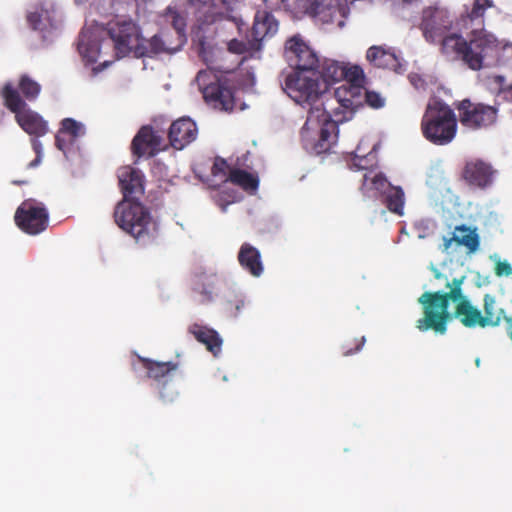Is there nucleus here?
<instances>
[{
	"label": "nucleus",
	"instance_id": "nucleus-2",
	"mask_svg": "<svg viewBox=\"0 0 512 512\" xmlns=\"http://www.w3.org/2000/svg\"><path fill=\"white\" fill-rule=\"evenodd\" d=\"M465 277L454 278L446 282L444 291H426L419 298L423 316L416 321V328L421 332L429 330L443 335L447 332L448 323L457 318L467 328L479 326L485 328V320L481 311L476 308L464 294L462 285Z\"/></svg>",
	"mask_w": 512,
	"mask_h": 512
},
{
	"label": "nucleus",
	"instance_id": "nucleus-7",
	"mask_svg": "<svg viewBox=\"0 0 512 512\" xmlns=\"http://www.w3.org/2000/svg\"><path fill=\"white\" fill-rule=\"evenodd\" d=\"M362 86L343 84L333 92L328 90L322 95L321 108L336 115L337 120H349L355 109L361 104Z\"/></svg>",
	"mask_w": 512,
	"mask_h": 512
},
{
	"label": "nucleus",
	"instance_id": "nucleus-34",
	"mask_svg": "<svg viewBox=\"0 0 512 512\" xmlns=\"http://www.w3.org/2000/svg\"><path fill=\"white\" fill-rule=\"evenodd\" d=\"M389 185L382 173L369 170L363 176V188L385 192L386 186L389 187Z\"/></svg>",
	"mask_w": 512,
	"mask_h": 512
},
{
	"label": "nucleus",
	"instance_id": "nucleus-27",
	"mask_svg": "<svg viewBox=\"0 0 512 512\" xmlns=\"http://www.w3.org/2000/svg\"><path fill=\"white\" fill-rule=\"evenodd\" d=\"M453 235L457 237L456 245L466 248L468 254H474L480 246V236L476 227L465 224L455 226Z\"/></svg>",
	"mask_w": 512,
	"mask_h": 512
},
{
	"label": "nucleus",
	"instance_id": "nucleus-53",
	"mask_svg": "<svg viewBox=\"0 0 512 512\" xmlns=\"http://www.w3.org/2000/svg\"><path fill=\"white\" fill-rule=\"evenodd\" d=\"M434 276H435V278H436V279H445L447 282H449V281L447 280V277H446L443 273H441L440 271H438V270H435V271H434Z\"/></svg>",
	"mask_w": 512,
	"mask_h": 512
},
{
	"label": "nucleus",
	"instance_id": "nucleus-44",
	"mask_svg": "<svg viewBox=\"0 0 512 512\" xmlns=\"http://www.w3.org/2000/svg\"><path fill=\"white\" fill-rule=\"evenodd\" d=\"M495 274L497 276H509L512 274V267L511 265L506 261H499L496 263L495 266Z\"/></svg>",
	"mask_w": 512,
	"mask_h": 512
},
{
	"label": "nucleus",
	"instance_id": "nucleus-52",
	"mask_svg": "<svg viewBox=\"0 0 512 512\" xmlns=\"http://www.w3.org/2000/svg\"><path fill=\"white\" fill-rule=\"evenodd\" d=\"M42 160V155H36V158L29 163V167H36Z\"/></svg>",
	"mask_w": 512,
	"mask_h": 512
},
{
	"label": "nucleus",
	"instance_id": "nucleus-39",
	"mask_svg": "<svg viewBox=\"0 0 512 512\" xmlns=\"http://www.w3.org/2000/svg\"><path fill=\"white\" fill-rule=\"evenodd\" d=\"M365 337L362 336L361 338L359 339H353V340H348L345 342V344L343 345V355L344 356H350L358 351L361 350V348L363 347V345L365 344Z\"/></svg>",
	"mask_w": 512,
	"mask_h": 512
},
{
	"label": "nucleus",
	"instance_id": "nucleus-35",
	"mask_svg": "<svg viewBox=\"0 0 512 512\" xmlns=\"http://www.w3.org/2000/svg\"><path fill=\"white\" fill-rule=\"evenodd\" d=\"M59 130L74 141L85 133L83 124L73 118H64Z\"/></svg>",
	"mask_w": 512,
	"mask_h": 512
},
{
	"label": "nucleus",
	"instance_id": "nucleus-37",
	"mask_svg": "<svg viewBox=\"0 0 512 512\" xmlns=\"http://www.w3.org/2000/svg\"><path fill=\"white\" fill-rule=\"evenodd\" d=\"M299 5L310 15L318 16L322 14L327 5L326 0H298Z\"/></svg>",
	"mask_w": 512,
	"mask_h": 512
},
{
	"label": "nucleus",
	"instance_id": "nucleus-43",
	"mask_svg": "<svg viewBox=\"0 0 512 512\" xmlns=\"http://www.w3.org/2000/svg\"><path fill=\"white\" fill-rule=\"evenodd\" d=\"M203 296V302H210L213 299L214 286L212 283L202 284L200 287L195 289Z\"/></svg>",
	"mask_w": 512,
	"mask_h": 512
},
{
	"label": "nucleus",
	"instance_id": "nucleus-36",
	"mask_svg": "<svg viewBox=\"0 0 512 512\" xmlns=\"http://www.w3.org/2000/svg\"><path fill=\"white\" fill-rule=\"evenodd\" d=\"M344 72L345 77L342 80L346 81L347 85H360L362 86V82L364 79L363 70L357 66L344 63Z\"/></svg>",
	"mask_w": 512,
	"mask_h": 512
},
{
	"label": "nucleus",
	"instance_id": "nucleus-8",
	"mask_svg": "<svg viewBox=\"0 0 512 512\" xmlns=\"http://www.w3.org/2000/svg\"><path fill=\"white\" fill-rule=\"evenodd\" d=\"M196 83L208 104L223 111L233 110L235 106L233 91L219 81L212 71H199L196 76Z\"/></svg>",
	"mask_w": 512,
	"mask_h": 512
},
{
	"label": "nucleus",
	"instance_id": "nucleus-46",
	"mask_svg": "<svg viewBox=\"0 0 512 512\" xmlns=\"http://www.w3.org/2000/svg\"><path fill=\"white\" fill-rule=\"evenodd\" d=\"M228 168V164L224 159H216L212 167V174L214 176L217 175H226V169Z\"/></svg>",
	"mask_w": 512,
	"mask_h": 512
},
{
	"label": "nucleus",
	"instance_id": "nucleus-26",
	"mask_svg": "<svg viewBox=\"0 0 512 512\" xmlns=\"http://www.w3.org/2000/svg\"><path fill=\"white\" fill-rule=\"evenodd\" d=\"M344 62H339L332 59H325L320 62V68L317 69V77L321 81L325 91L329 82H339L345 77Z\"/></svg>",
	"mask_w": 512,
	"mask_h": 512
},
{
	"label": "nucleus",
	"instance_id": "nucleus-22",
	"mask_svg": "<svg viewBox=\"0 0 512 512\" xmlns=\"http://www.w3.org/2000/svg\"><path fill=\"white\" fill-rule=\"evenodd\" d=\"M278 30V22L271 13L258 11L251 29V41L259 44L266 37L273 36Z\"/></svg>",
	"mask_w": 512,
	"mask_h": 512
},
{
	"label": "nucleus",
	"instance_id": "nucleus-10",
	"mask_svg": "<svg viewBox=\"0 0 512 512\" xmlns=\"http://www.w3.org/2000/svg\"><path fill=\"white\" fill-rule=\"evenodd\" d=\"M284 56L294 73L317 75L319 57L301 38L294 36L286 41Z\"/></svg>",
	"mask_w": 512,
	"mask_h": 512
},
{
	"label": "nucleus",
	"instance_id": "nucleus-41",
	"mask_svg": "<svg viewBox=\"0 0 512 512\" xmlns=\"http://www.w3.org/2000/svg\"><path fill=\"white\" fill-rule=\"evenodd\" d=\"M365 101L370 107L375 109L383 107L385 103L384 98H382L379 93L374 91H366Z\"/></svg>",
	"mask_w": 512,
	"mask_h": 512
},
{
	"label": "nucleus",
	"instance_id": "nucleus-1",
	"mask_svg": "<svg viewBox=\"0 0 512 512\" xmlns=\"http://www.w3.org/2000/svg\"><path fill=\"white\" fill-rule=\"evenodd\" d=\"M492 7L493 0H474L471 6H464L456 26L466 33V38L461 33H451L454 23L451 13L437 5L423 9L420 29L426 41L440 44V52L447 59L461 61L478 71L488 58H494L501 50L496 36L485 29V13Z\"/></svg>",
	"mask_w": 512,
	"mask_h": 512
},
{
	"label": "nucleus",
	"instance_id": "nucleus-42",
	"mask_svg": "<svg viewBox=\"0 0 512 512\" xmlns=\"http://www.w3.org/2000/svg\"><path fill=\"white\" fill-rule=\"evenodd\" d=\"M42 15L43 11H34L28 14L27 20L34 30H44V25L42 24Z\"/></svg>",
	"mask_w": 512,
	"mask_h": 512
},
{
	"label": "nucleus",
	"instance_id": "nucleus-48",
	"mask_svg": "<svg viewBox=\"0 0 512 512\" xmlns=\"http://www.w3.org/2000/svg\"><path fill=\"white\" fill-rule=\"evenodd\" d=\"M229 49L236 53H243L246 50V46L241 42L233 40L229 43Z\"/></svg>",
	"mask_w": 512,
	"mask_h": 512
},
{
	"label": "nucleus",
	"instance_id": "nucleus-16",
	"mask_svg": "<svg viewBox=\"0 0 512 512\" xmlns=\"http://www.w3.org/2000/svg\"><path fill=\"white\" fill-rule=\"evenodd\" d=\"M345 120H337L336 115L326 112L323 108L318 109L314 107L310 113L307 114V120L303 126L304 129H309L310 126L319 125V141L324 146L326 143L330 145L333 138L337 137L338 123H342Z\"/></svg>",
	"mask_w": 512,
	"mask_h": 512
},
{
	"label": "nucleus",
	"instance_id": "nucleus-23",
	"mask_svg": "<svg viewBox=\"0 0 512 512\" xmlns=\"http://www.w3.org/2000/svg\"><path fill=\"white\" fill-rule=\"evenodd\" d=\"M366 59L375 67L396 70L399 59L394 51L382 46H372L368 49Z\"/></svg>",
	"mask_w": 512,
	"mask_h": 512
},
{
	"label": "nucleus",
	"instance_id": "nucleus-31",
	"mask_svg": "<svg viewBox=\"0 0 512 512\" xmlns=\"http://www.w3.org/2000/svg\"><path fill=\"white\" fill-rule=\"evenodd\" d=\"M404 202L405 199L402 188L389 185L388 190L385 191V203L389 211L402 215Z\"/></svg>",
	"mask_w": 512,
	"mask_h": 512
},
{
	"label": "nucleus",
	"instance_id": "nucleus-29",
	"mask_svg": "<svg viewBox=\"0 0 512 512\" xmlns=\"http://www.w3.org/2000/svg\"><path fill=\"white\" fill-rule=\"evenodd\" d=\"M225 181H229L247 192H255L259 186V179L256 175L238 168L230 169Z\"/></svg>",
	"mask_w": 512,
	"mask_h": 512
},
{
	"label": "nucleus",
	"instance_id": "nucleus-9",
	"mask_svg": "<svg viewBox=\"0 0 512 512\" xmlns=\"http://www.w3.org/2000/svg\"><path fill=\"white\" fill-rule=\"evenodd\" d=\"M140 27L132 20L111 21L107 25V33L114 44L117 59L130 54L135 55L139 43Z\"/></svg>",
	"mask_w": 512,
	"mask_h": 512
},
{
	"label": "nucleus",
	"instance_id": "nucleus-14",
	"mask_svg": "<svg viewBox=\"0 0 512 512\" xmlns=\"http://www.w3.org/2000/svg\"><path fill=\"white\" fill-rule=\"evenodd\" d=\"M236 0H189L195 8L197 20L205 25L230 19L232 4Z\"/></svg>",
	"mask_w": 512,
	"mask_h": 512
},
{
	"label": "nucleus",
	"instance_id": "nucleus-49",
	"mask_svg": "<svg viewBox=\"0 0 512 512\" xmlns=\"http://www.w3.org/2000/svg\"><path fill=\"white\" fill-rule=\"evenodd\" d=\"M32 148L36 155H42L43 147L42 143L38 139L32 140Z\"/></svg>",
	"mask_w": 512,
	"mask_h": 512
},
{
	"label": "nucleus",
	"instance_id": "nucleus-51",
	"mask_svg": "<svg viewBox=\"0 0 512 512\" xmlns=\"http://www.w3.org/2000/svg\"><path fill=\"white\" fill-rule=\"evenodd\" d=\"M505 322L507 323V334L509 338L512 340V317L508 316Z\"/></svg>",
	"mask_w": 512,
	"mask_h": 512
},
{
	"label": "nucleus",
	"instance_id": "nucleus-50",
	"mask_svg": "<svg viewBox=\"0 0 512 512\" xmlns=\"http://www.w3.org/2000/svg\"><path fill=\"white\" fill-rule=\"evenodd\" d=\"M111 64L110 61H104L103 63H101L100 65L98 66H94L92 68V74L93 75H97L98 73H100L101 71H103L106 67H108L109 65Z\"/></svg>",
	"mask_w": 512,
	"mask_h": 512
},
{
	"label": "nucleus",
	"instance_id": "nucleus-24",
	"mask_svg": "<svg viewBox=\"0 0 512 512\" xmlns=\"http://www.w3.org/2000/svg\"><path fill=\"white\" fill-rule=\"evenodd\" d=\"M189 332L213 355L216 356L221 351L222 339L215 330L195 323L189 327Z\"/></svg>",
	"mask_w": 512,
	"mask_h": 512
},
{
	"label": "nucleus",
	"instance_id": "nucleus-25",
	"mask_svg": "<svg viewBox=\"0 0 512 512\" xmlns=\"http://www.w3.org/2000/svg\"><path fill=\"white\" fill-rule=\"evenodd\" d=\"M163 17L175 30L176 39L174 43L181 49L187 42L186 16L179 12L176 7L168 6L164 11Z\"/></svg>",
	"mask_w": 512,
	"mask_h": 512
},
{
	"label": "nucleus",
	"instance_id": "nucleus-4",
	"mask_svg": "<svg viewBox=\"0 0 512 512\" xmlns=\"http://www.w3.org/2000/svg\"><path fill=\"white\" fill-rule=\"evenodd\" d=\"M115 223L125 232L137 240L149 236L154 231L156 224L140 200H122L114 210Z\"/></svg>",
	"mask_w": 512,
	"mask_h": 512
},
{
	"label": "nucleus",
	"instance_id": "nucleus-40",
	"mask_svg": "<svg viewBox=\"0 0 512 512\" xmlns=\"http://www.w3.org/2000/svg\"><path fill=\"white\" fill-rule=\"evenodd\" d=\"M74 143V140H71L70 137H68L64 133H61V131L58 130L57 134L55 135V146L60 151L66 153L73 146Z\"/></svg>",
	"mask_w": 512,
	"mask_h": 512
},
{
	"label": "nucleus",
	"instance_id": "nucleus-13",
	"mask_svg": "<svg viewBox=\"0 0 512 512\" xmlns=\"http://www.w3.org/2000/svg\"><path fill=\"white\" fill-rule=\"evenodd\" d=\"M15 223L25 233L37 235L48 226L47 210L31 201L23 202L15 212Z\"/></svg>",
	"mask_w": 512,
	"mask_h": 512
},
{
	"label": "nucleus",
	"instance_id": "nucleus-28",
	"mask_svg": "<svg viewBox=\"0 0 512 512\" xmlns=\"http://www.w3.org/2000/svg\"><path fill=\"white\" fill-rule=\"evenodd\" d=\"M496 298L494 295L485 294L483 297V310L484 315L482 319L485 320V327L499 326L502 320L506 321L508 317L503 308H497Z\"/></svg>",
	"mask_w": 512,
	"mask_h": 512
},
{
	"label": "nucleus",
	"instance_id": "nucleus-11",
	"mask_svg": "<svg viewBox=\"0 0 512 512\" xmlns=\"http://www.w3.org/2000/svg\"><path fill=\"white\" fill-rule=\"evenodd\" d=\"M460 123L470 129H481L496 122L497 109L482 103H473L464 99L456 105Z\"/></svg>",
	"mask_w": 512,
	"mask_h": 512
},
{
	"label": "nucleus",
	"instance_id": "nucleus-5",
	"mask_svg": "<svg viewBox=\"0 0 512 512\" xmlns=\"http://www.w3.org/2000/svg\"><path fill=\"white\" fill-rule=\"evenodd\" d=\"M1 96L4 106L15 114L16 122L27 134L41 137L48 132L47 122L27 106L12 83L8 82L3 86Z\"/></svg>",
	"mask_w": 512,
	"mask_h": 512
},
{
	"label": "nucleus",
	"instance_id": "nucleus-32",
	"mask_svg": "<svg viewBox=\"0 0 512 512\" xmlns=\"http://www.w3.org/2000/svg\"><path fill=\"white\" fill-rule=\"evenodd\" d=\"M18 88L28 101H34L41 92V85L26 74L20 76Z\"/></svg>",
	"mask_w": 512,
	"mask_h": 512
},
{
	"label": "nucleus",
	"instance_id": "nucleus-20",
	"mask_svg": "<svg viewBox=\"0 0 512 512\" xmlns=\"http://www.w3.org/2000/svg\"><path fill=\"white\" fill-rule=\"evenodd\" d=\"M167 35H154L145 39L140 33L139 43L136 46L135 57H153L162 53L172 54L180 50L175 43L168 42Z\"/></svg>",
	"mask_w": 512,
	"mask_h": 512
},
{
	"label": "nucleus",
	"instance_id": "nucleus-6",
	"mask_svg": "<svg viewBox=\"0 0 512 512\" xmlns=\"http://www.w3.org/2000/svg\"><path fill=\"white\" fill-rule=\"evenodd\" d=\"M285 89L291 99L302 107L307 108V114L314 107L321 109L322 95L325 93V88H323L317 75L290 74L285 80Z\"/></svg>",
	"mask_w": 512,
	"mask_h": 512
},
{
	"label": "nucleus",
	"instance_id": "nucleus-12",
	"mask_svg": "<svg viewBox=\"0 0 512 512\" xmlns=\"http://www.w3.org/2000/svg\"><path fill=\"white\" fill-rule=\"evenodd\" d=\"M497 175L498 171L492 163L480 158L466 161L461 172V178L466 185L479 190L490 188L494 184Z\"/></svg>",
	"mask_w": 512,
	"mask_h": 512
},
{
	"label": "nucleus",
	"instance_id": "nucleus-3",
	"mask_svg": "<svg viewBox=\"0 0 512 512\" xmlns=\"http://www.w3.org/2000/svg\"><path fill=\"white\" fill-rule=\"evenodd\" d=\"M457 117L454 110L442 100L428 103L421 121L423 136L432 144L447 145L457 133Z\"/></svg>",
	"mask_w": 512,
	"mask_h": 512
},
{
	"label": "nucleus",
	"instance_id": "nucleus-38",
	"mask_svg": "<svg viewBox=\"0 0 512 512\" xmlns=\"http://www.w3.org/2000/svg\"><path fill=\"white\" fill-rule=\"evenodd\" d=\"M491 79L497 85L499 95H502L505 100L512 102V83L505 86V78L501 75L492 76Z\"/></svg>",
	"mask_w": 512,
	"mask_h": 512
},
{
	"label": "nucleus",
	"instance_id": "nucleus-21",
	"mask_svg": "<svg viewBox=\"0 0 512 512\" xmlns=\"http://www.w3.org/2000/svg\"><path fill=\"white\" fill-rule=\"evenodd\" d=\"M240 266L254 277H260L264 265L260 251L250 243H243L237 255Z\"/></svg>",
	"mask_w": 512,
	"mask_h": 512
},
{
	"label": "nucleus",
	"instance_id": "nucleus-17",
	"mask_svg": "<svg viewBox=\"0 0 512 512\" xmlns=\"http://www.w3.org/2000/svg\"><path fill=\"white\" fill-rule=\"evenodd\" d=\"M138 360L142 364V367L147 371L148 378L163 383V388L160 391L161 399L164 402H172L175 395H177V392L173 390L169 394H166L164 392V388L168 380L171 378L172 373L178 369V363L171 361L158 362L141 356H138Z\"/></svg>",
	"mask_w": 512,
	"mask_h": 512
},
{
	"label": "nucleus",
	"instance_id": "nucleus-15",
	"mask_svg": "<svg viewBox=\"0 0 512 512\" xmlns=\"http://www.w3.org/2000/svg\"><path fill=\"white\" fill-rule=\"evenodd\" d=\"M165 148L163 137L149 125L141 127L131 143L132 154L138 158L154 157Z\"/></svg>",
	"mask_w": 512,
	"mask_h": 512
},
{
	"label": "nucleus",
	"instance_id": "nucleus-47",
	"mask_svg": "<svg viewBox=\"0 0 512 512\" xmlns=\"http://www.w3.org/2000/svg\"><path fill=\"white\" fill-rule=\"evenodd\" d=\"M456 239H457V237H456V236H454L453 234H452V236H451V237H449V238L444 237V238H443V243H442V245H441V250H442V252H448V251L450 250V248H451L452 244H453V243H455V244H456Z\"/></svg>",
	"mask_w": 512,
	"mask_h": 512
},
{
	"label": "nucleus",
	"instance_id": "nucleus-45",
	"mask_svg": "<svg viewBox=\"0 0 512 512\" xmlns=\"http://www.w3.org/2000/svg\"><path fill=\"white\" fill-rule=\"evenodd\" d=\"M369 165L370 163L368 156L360 157L355 155V157L351 161V166L355 167L358 170H367Z\"/></svg>",
	"mask_w": 512,
	"mask_h": 512
},
{
	"label": "nucleus",
	"instance_id": "nucleus-54",
	"mask_svg": "<svg viewBox=\"0 0 512 512\" xmlns=\"http://www.w3.org/2000/svg\"><path fill=\"white\" fill-rule=\"evenodd\" d=\"M263 1H264L265 3H267V2H268V0H263Z\"/></svg>",
	"mask_w": 512,
	"mask_h": 512
},
{
	"label": "nucleus",
	"instance_id": "nucleus-19",
	"mask_svg": "<svg viewBox=\"0 0 512 512\" xmlns=\"http://www.w3.org/2000/svg\"><path fill=\"white\" fill-rule=\"evenodd\" d=\"M198 134L196 123L189 117H182L174 121L168 132L170 145L178 150L193 142Z\"/></svg>",
	"mask_w": 512,
	"mask_h": 512
},
{
	"label": "nucleus",
	"instance_id": "nucleus-30",
	"mask_svg": "<svg viewBox=\"0 0 512 512\" xmlns=\"http://www.w3.org/2000/svg\"><path fill=\"white\" fill-rule=\"evenodd\" d=\"M78 51L88 64H93L100 54V44L97 40L91 39L86 33L81 32L78 40Z\"/></svg>",
	"mask_w": 512,
	"mask_h": 512
},
{
	"label": "nucleus",
	"instance_id": "nucleus-18",
	"mask_svg": "<svg viewBox=\"0 0 512 512\" xmlns=\"http://www.w3.org/2000/svg\"><path fill=\"white\" fill-rule=\"evenodd\" d=\"M119 186L123 194L122 200H140L144 195V175L132 166H123L117 172Z\"/></svg>",
	"mask_w": 512,
	"mask_h": 512
},
{
	"label": "nucleus",
	"instance_id": "nucleus-33",
	"mask_svg": "<svg viewBox=\"0 0 512 512\" xmlns=\"http://www.w3.org/2000/svg\"><path fill=\"white\" fill-rule=\"evenodd\" d=\"M246 301L242 294L231 292L225 299L224 311L229 317L236 318L241 315Z\"/></svg>",
	"mask_w": 512,
	"mask_h": 512
}]
</instances>
